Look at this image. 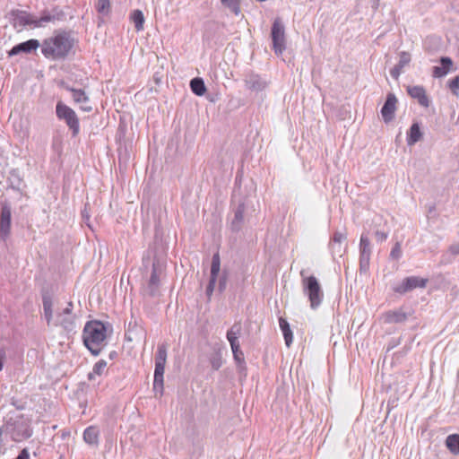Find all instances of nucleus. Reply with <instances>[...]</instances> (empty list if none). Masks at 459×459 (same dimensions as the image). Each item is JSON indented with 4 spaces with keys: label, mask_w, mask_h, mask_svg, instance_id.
<instances>
[{
    "label": "nucleus",
    "mask_w": 459,
    "mask_h": 459,
    "mask_svg": "<svg viewBox=\"0 0 459 459\" xmlns=\"http://www.w3.org/2000/svg\"><path fill=\"white\" fill-rule=\"evenodd\" d=\"M74 39L65 31L55 33L46 39L41 47V52L47 58L59 60L65 58L74 47Z\"/></svg>",
    "instance_id": "nucleus-1"
},
{
    "label": "nucleus",
    "mask_w": 459,
    "mask_h": 459,
    "mask_svg": "<svg viewBox=\"0 0 459 459\" xmlns=\"http://www.w3.org/2000/svg\"><path fill=\"white\" fill-rule=\"evenodd\" d=\"M4 430L14 442L28 439L33 433L30 420L23 414L9 417L4 424Z\"/></svg>",
    "instance_id": "nucleus-2"
},
{
    "label": "nucleus",
    "mask_w": 459,
    "mask_h": 459,
    "mask_svg": "<svg viewBox=\"0 0 459 459\" xmlns=\"http://www.w3.org/2000/svg\"><path fill=\"white\" fill-rule=\"evenodd\" d=\"M82 339L89 351L98 355L106 340V326L100 321L88 322L83 329Z\"/></svg>",
    "instance_id": "nucleus-3"
},
{
    "label": "nucleus",
    "mask_w": 459,
    "mask_h": 459,
    "mask_svg": "<svg viewBox=\"0 0 459 459\" xmlns=\"http://www.w3.org/2000/svg\"><path fill=\"white\" fill-rule=\"evenodd\" d=\"M301 283L303 291L308 298L311 308L318 307L324 299V291L318 280L314 275H310L303 277Z\"/></svg>",
    "instance_id": "nucleus-4"
},
{
    "label": "nucleus",
    "mask_w": 459,
    "mask_h": 459,
    "mask_svg": "<svg viewBox=\"0 0 459 459\" xmlns=\"http://www.w3.org/2000/svg\"><path fill=\"white\" fill-rule=\"evenodd\" d=\"M56 113L59 119L64 120L66 123L68 127L72 130L73 135H77L80 130V126L76 113L62 101L57 102L56 107Z\"/></svg>",
    "instance_id": "nucleus-5"
},
{
    "label": "nucleus",
    "mask_w": 459,
    "mask_h": 459,
    "mask_svg": "<svg viewBox=\"0 0 459 459\" xmlns=\"http://www.w3.org/2000/svg\"><path fill=\"white\" fill-rule=\"evenodd\" d=\"M273 48L276 55H281L285 49V30L280 18H276L272 26Z\"/></svg>",
    "instance_id": "nucleus-6"
},
{
    "label": "nucleus",
    "mask_w": 459,
    "mask_h": 459,
    "mask_svg": "<svg viewBox=\"0 0 459 459\" xmlns=\"http://www.w3.org/2000/svg\"><path fill=\"white\" fill-rule=\"evenodd\" d=\"M12 23L15 29L19 30L27 25H33L34 27H41L39 19L35 18L33 15L21 10H13L11 13Z\"/></svg>",
    "instance_id": "nucleus-7"
},
{
    "label": "nucleus",
    "mask_w": 459,
    "mask_h": 459,
    "mask_svg": "<svg viewBox=\"0 0 459 459\" xmlns=\"http://www.w3.org/2000/svg\"><path fill=\"white\" fill-rule=\"evenodd\" d=\"M73 303L69 302L66 307L63 308L61 312H59L54 320L53 324L55 325L62 326L65 331L71 332L75 328L74 324V315L72 313Z\"/></svg>",
    "instance_id": "nucleus-8"
},
{
    "label": "nucleus",
    "mask_w": 459,
    "mask_h": 459,
    "mask_svg": "<svg viewBox=\"0 0 459 459\" xmlns=\"http://www.w3.org/2000/svg\"><path fill=\"white\" fill-rule=\"evenodd\" d=\"M429 280L418 276L406 277L403 281L394 288V291L399 294H404L417 288H425Z\"/></svg>",
    "instance_id": "nucleus-9"
},
{
    "label": "nucleus",
    "mask_w": 459,
    "mask_h": 459,
    "mask_svg": "<svg viewBox=\"0 0 459 459\" xmlns=\"http://www.w3.org/2000/svg\"><path fill=\"white\" fill-rule=\"evenodd\" d=\"M11 207L4 204L0 214V238L5 241L11 233Z\"/></svg>",
    "instance_id": "nucleus-10"
},
{
    "label": "nucleus",
    "mask_w": 459,
    "mask_h": 459,
    "mask_svg": "<svg viewBox=\"0 0 459 459\" xmlns=\"http://www.w3.org/2000/svg\"><path fill=\"white\" fill-rule=\"evenodd\" d=\"M162 274V268L157 263H152V272L148 281V285L144 291L150 295L154 296L159 289L160 277Z\"/></svg>",
    "instance_id": "nucleus-11"
},
{
    "label": "nucleus",
    "mask_w": 459,
    "mask_h": 459,
    "mask_svg": "<svg viewBox=\"0 0 459 459\" xmlns=\"http://www.w3.org/2000/svg\"><path fill=\"white\" fill-rule=\"evenodd\" d=\"M397 98L394 94L389 93L386 97V100L381 108V115L385 123L393 120L394 113L396 111Z\"/></svg>",
    "instance_id": "nucleus-12"
},
{
    "label": "nucleus",
    "mask_w": 459,
    "mask_h": 459,
    "mask_svg": "<svg viewBox=\"0 0 459 459\" xmlns=\"http://www.w3.org/2000/svg\"><path fill=\"white\" fill-rule=\"evenodd\" d=\"M168 343H162L158 346L155 358L154 376H164L165 364L167 359Z\"/></svg>",
    "instance_id": "nucleus-13"
},
{
    "label": "nucleus",
    "mask_w": 459,
    "mask_h": 459,
    "mask_svg": "<svg viewBox=\"0 0 459 459\" xmlns=\"http://www.w3.org/2000/svg\"><path fill=\"white\" fill-rule=\"evenodd\" d=\"M40 47V43L38 39H29L25 42L15 45L10 51H8L9 56H13L21 53L30 54L32 51L38 49Z\"/></svg>",
    "instance_id": "nucleus-14"
},
{
    "label": "nucleus",
    "mask_w": 459,
    "mask_h": 459,
    "mask_svg": "<svg viewBox=\"0 0 459 459\" xmlns=\"http://www.w3.org/2000/svg\"><path fill=\"white\" fill-rule=\"evenodd\" d=\"M407 92L412 99L417 100L420 106L425 108L429 106V99L422 86H408Z\"/></svg>",
    "instance_id": "nucleus-15"
},
{
    "label": "nucleus",
    "mask_w": 459,
    "mask_h": 459,
    "mask_svg": "<svg viewBox=\"0 0 459 459\" xmlns=\"http://www.w3.org/2000/svg\"><path fill=\"white\" fill-rule=\"evenodd\" d=\"M382 318L385 324H398L403 323L407 319V314L403 308H398L384 313Z\"/></svg>",
    "instance_id": "nucleus-16"
},
{
    "label": "nucleus",
    "mask_w": 459,
    "mask_h": 459,
    "mask_svg": "<svg viewBox=\"0 0 459 459\" xmlns=\"http://www.w3.org/2000/svg\"><path fill=\"white\" fill-rule=\"evenodd\" d=\"M221 269V260L220 255L218 253L214 254L212 260V266H211V280L209 282V285L207 287V293L210 295L215 285L216 278L219 274Z\"/></svg>",
    "instance_id": "nucleus-17"
},
{
    "label": "nucleus",
    "mask_w": 459,
    "mask_h": 459,
    "mask_svg": "<svg viewBox=\"0 0 459 459\" xmlns=\"http://www.w3.org/2000/svg\"><path fill=\"white\" fill-rule=\"evenodd\" d=\"M99 430L94 426L88 427L83 432V440L91 446H97L99 443Z\"/></svg>",
    "instance_id": "nucleus-18"
},
{
    "label": "nucleus",
    "mask_w": 459,
    "mask_h": 459,
    "mask_svg": "<svg viewBox=\"0 0 459 459\" xmlns=\"http://www.w3.org/2000/svg\"><path fill=\"white\" fill-rule=\"evenodd\" d=\"M279 325H280V328L282 332V334H283V337H284V341H285V344L287 347H290L292 343V341H293V333H292V331L290 327V325L289 323L287 322L286 319L281 317L279 319Z\"/></svg>",
    "instance_id": "nucleus-19"
},
{
    "label": "nucleus",
    "mask_w": 459,
    "mask_h": 459,
    "mask_svg": "<svg viewBox=\"0 0 459 459\" xmlns=\"http://www.w3.org/2000/svg\"><path fill=\"white\" fill-rule=\"evenodd\" d=\"M65 13L59 8H54L49 13L44 14L39 18L41 26L46 22L63 20Z\"/></svg>",
    "instance_id": "nucleus-20"
},
{
    "label": "nucleus",
    "mask_w": 459,
    "mask_h": 459,
    "mask_svg": "<svg viewBox=\"0 0 459 459\" xmlns=\"http://www.w3.org/2000/svg\"><path fill=\"white\" fill-rule=\"evenodd\" d=\"M43 309H44V316L45 319L49 325L53 320V302L49 296H43Z\"/></svg>",
    "instance_id": "nucleus-21"
},
{
    "label": "nucleus",
    "mask_w": 459,
    "mask_h": 459,
    "mask_svg": "<svg viewBox=\"0 0 459 459\" xmlns=\"http://www.w3.org/2000/svg\"><path fill=\"white\" fill-rule=\"evenodd\" d=\"M441 64L442 67L435 66L433 68V75L435 77L445 76L450 70V67L452 65V60L449 57H442Z\"/></svg>",
    "instance_id": "nucleus-22"
},
{
    "label": "nucleus",
    "mask_w": 459,
    "mask_h": 459,
    "mask_svg": "<svg viewBox=\"0 0 459 459\" xmlns=\"http://www.w3.org/2000/svg\"><path fill=\"white\" fill-rule=\"evenodd\" d=\"M446 446L453 455H459V434H451L446 439Z\"/></svg>",
    "instance_id": "nucleus-23"
},
{
    "label": "nucleus",
    "mask_w": 459,
    "mask_h": 459,
    "mask_svg": "<svg viewBox=\"0 0 459 459\" xmlns=\"http://www.w3.org/2000/svg\"><path fill=\"white\" fill-rule=\"evenodd\" d=\"M130 20L134 22L137 31H140L143 29L144 15L142 11L134 10L130 14Z\"/></svg>",
    "instance_id": "nucleus-24"
},
{
    "label": "nucleus",
    "mask_w": 459,
    "mask_h": 459,
    "mask_svg": "<svg viewBox=\"0 0 459 459\" xmlns=\"http://www.w3.org/2000/svg\"><path fill=\"white\" fill-rule=\"evenodd\" d=\"M190 88L192 91L197 96H203L206 91V87L203 79L201 78H194L191 80Z\"/></svg>",
    "instance_id": "nucleus-25"
},
{
    "label": "nucleus",
    "mask_w": 459,
    "mask_h": 459,
    "mask_svg": "<svg viewBox=\"0 0 459 459\" xmlns=\"http://www.w3.org/2000/svg\"><path fill=\"white\" fill-rule=\"evenodd\" d=\"M421 137V132L420 126L417 123H414L411 128L408 134L407 142L409 145H412L417 143Z\"/></svg>",
    "instance_id": "nucleus-26"
},
{
    "label": "nucleus",
    "mask_w": 459,
    "mask_h": 459,
    "mask_svg": "<svg viewBox=\"0 0 459 459\" xmlns=\"http://www.w3.org/2000/svg\"><path fill=\"white\" fill-rule=\"evenodd\" d=\"M241 331L240 324H235L227 333V339L230 346L238 343V338Z\"/></svg>",
    "instance_id": "nucleus-27"
},
{
    "label": "nucleus",
    "mask_w": 459,
    "mask_h": 459,
    "mask_svg": "<svg viewBox=\"0 0 459 459\" xmlns=\"http://www.w3.org/2000/svg\"><path fill=\"white\" fill-rule=\"evenodd\" d=\"M106 368H107V362L104 359L99 360L93 366L92 371L89 373V375H88L89 380H93L95 375L101 376L104 373Z\"/></svg>",
    "instance_id": "nucleus-28"
},
{
    "label": "nucleus",
    "mask_w": 459,
    "mask_h": 459,
    "mask_svg": "<svg viewBox=\"0 0 459 459\" xmlns=\"http://www.w3.org/2000/svg\"><path fill=\"white\" fill-rule=\"evenodd\" d=\"M164 389V376H154L153 392L155 396H161Z\"/></svg>",
    "instance_id": "nucleus-29"
},
{
    "label": "nucleus",
    "mask_w": 459,
    "mask_h": 459,
    "mask_svg": "<svg viewBox=\"0 0 459 459\" xmlns=\"http://www.w3.org/2000/svg\"><path fill=\"white\" fill-rule=\"evenodd\" d=\"M73 93V99L77 103L89 102V98L82 90H76L74 88H67Z\"/></svg>",
    "instance_id": "nucleus-30"
},
{
    "label": "nucleus",
    "mask_w": 459,
    "mask_h": 459,
    "mask_svg": "<svg viewBox=\"0 0 459 459\" xmlns=\"http://www.w3.org/2000/svg\"><path fill=\"white\" fill-rule=\"evenodd\" d=\"M231 347V350H232V352H233V356H234V359L235 360L241 364L244 362V353L242 352V351L240 350V345L239 343H237V344H234V346H230Z\"/></svg>",
    "instance_id": "nucleus-31"
},
{
    "label": "nucleus",
    "mask_w": 459,
    "mask_h": 459,
    "mask_svg": "<svg viewBox=\"0 0 459 459\" xmlns=\"http://www.w3.org/2000/svg\"><path fill=\"white\" fill-rule=\"evenodd\" d=\"M97 10L100 13L106 14L109 11V0H98L96 4Z\"/></svg>",
    "instance_id": "nucleus-32"
},
{
    "label": "nucleus",
    "mask_w": 459,
    "mask_h": 459,
    "mask_svg": "<svg viewBox=\"0 0 459 459\" xmlns=\"http://www.w3.org/2000/svg\"><path fill=\"white\" fill-rule=\"evenodd\" d=\"M360 252L364 254H369L370 252V242L367 236L362 235L359 242Z\"/></svg>",
    "instance_id": "nucleus-33"
},
{
    "label": "nucleus",
    "mask_w": 459,
    "mask_h": 459,
    "mask_svg": "<svg viewBox=\"0 0 459 459\" xmlns=\"http://www.w3.org/2000/svg\"><path fill=\"white\" fill-rule=\"evenodd\" d=\"M448 87L454 95H459V75L449 81Z\"/></svg>",
    "instance_id": "nucleus-34"
},
{
    "label": "nucleus",
    "mask_w": 459,
    "mask_h": 459,
    "mask_svg": "<svg viewBox=\"0 0 459 459\" xmlns=\"http://www.w3.org/2000/svg\"><path fill=\"white\" fill-rule=\"evenodd\" d=\"M222 4L230 8L238 14L239 12L238 3L239 0H221Z\"/></svg>",
    "instance_id": "nucleus-35"
},
{
    "label": "nucleus",
    "mask_w": 459,
    "mask_h": 459,
    "mask_svg": "<svg viewBox=\"0 0 459 459\" xmlns=\"http://www.w3.org/2000/svg\"><path fill=\"white\" fill-rule=\"evenodd\" d=\"M244 219V209L239 208L235 213V219L232 222L233 226L238 227Z\"/></svg>",
    "instance_id": "nucleus-36"
},
{
    "label": "nucleus",
    "mask_w": 459,
    "mask_h": 459,
    "mask_svg": "<svg viewBox=\"0 0 459 459\" xmlns=\"http://www.w3.org/2000/svg\"><path fill=\"white\" fill-rule=\"evenodd\" d=\"M401 255H402L401 244L399 242H397L392 248L390 255L393 259L397 260L401 257Z\"/></svg>",
    "instance_id": "nucleus-37"
},
{
    "label": "nucleus",
    "mask_w": 459,
    "mask_h": 459,
    "mask_svg": "<svg viewBox=\"0 0 459 459\" xmlns=\"http://www.w3.org/2000/svg\"><path fill=\"white\" fill-rule=\"evenodd\" d=\"M411 61V56L409 53L407 52H402L400 54V60H399V65L398 66L400 68H403V66H405L406 65H408Z\"/></svg>",
    "instance_id": "nucleus-38"
},
{
    "label": "nucleus",
    "mask_w": 459,
    "mask_h": 459,
    "mask_svg": "<svg viewBox=\"0 0 459 459\" xmlns=\"http://www.w3.org/2000/svg\"><path fill=\"white\" fill-rule=\"evenodd\" d=\"M375 237H376L377 241L383 242L387 238L388 235H387V233H385L384 231L377 230L375 233Z\"/></svg>",
    "instance_id": "nucleus-39"
},
{
    "label": "nucleus",
    "mask_w": 459,
    "mask_h": 459,
    "mask_svg": "<svg viewBox=\"0 0 459 459\" xmlns=\"http://www.w3.org/2000/svg\"><path fill=\"white\" fill-rule=\"evenodd\" d=\"M30 455L27 448H24L21 451L19 455L15 459H29Z\"/></svg>",
    "instance_id": "nucleus-40"
},
{
    "label": "nucleus",
    "mask_w": 459,
    "mask_h": 459,
    "mask_svg": "<svg viewBox=\"0 0 459 459\" xmlns=\"http://www.w3.org/2000/svg\"><path fill=\"white\" fill-rule=\"evenodd\" d=\"M345 239V235L342 234V233H335L333 235V241L334 242H338V243H341L342 241H343Z\"/></svg>",
    "instance_id": "nucleus-41"
},
{
    "label": "nucleus",
    "mask_w": 459,
    "mask_h": 459,
    "mask_svg": "<svg viewBox=\"0 0 459 459\" xmlns=\"http://www.w3.org/2000/svg\"><path fill=\"white\" fill-rule=\"evenodd\" d=\"M81 104H82L81 108H82L83 111H87V112H89V111H91V110L92 109L91 106H90V105L88 104V102L81 103Z\"/></svg>",
    "instance_id": "nucleus-42"
},
{
    "label": "nucleus",
    "mask_w": 459,
    "mask_h": 459,
    "mask_svg": "<svg viewBox=\"0 0 459 459\" xmlns=\"http://www.w3.org/2000/svg\"><path fill=\"white\" fill-rule=\"evenodd\" d=\"M5 358H6L5 350L4 348H2L0 350V360H4V361Z\"/></svg>",
    "instance_id": "nucleus-43"
},
{
    "label": "nucleus",
    "mask_w": 459,
    "mask_h": 459,
    "mask_svg": "<svg viewBox=\"0 0 459 459\" xmlns=\"http://www.w3.org/2000/svg\"><path fill=\"white\" fill-rule=\"evenodd\" d=\"M392 75L394 77V78H397L399 76V72L398 71H392L391 72Z\"/></svg>",
    "instance_id": "nucleus-44"
},
{
    "label": "nucleus",
    "mask_w": 459,
    "mask_h": 459,
    "mask_svg": "<svg viewBox=\"0 0 459 459\" xmlns=\"http://www.w3.org/2000/svg\"><path fill=\"white\" fill-rule=\"evenodd\" d=\"M4 432V425L0 428V443L2 442V435Z\"/></svg>",
    "instance_id": "nucleus-45"
},
{
    "label": "nucleus",
    "mask_w": 459,
    "mask_h": 459,
    "mask_svg": "<svg viewBox=\"0 0 459 459\" xmlns=\"http://www.w3.org/2000/svg\"><path fill=\"white\" fill-rule=\"evenodd\" d=\"M4 360H0V371L3 369Z\"/></svg>",
    "instance_id": "nucleus-46"
}]
</instances>
